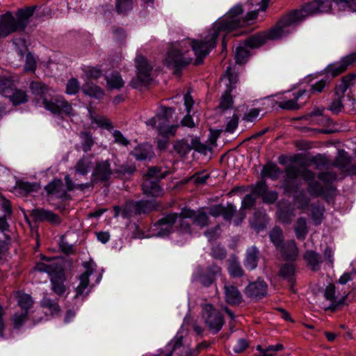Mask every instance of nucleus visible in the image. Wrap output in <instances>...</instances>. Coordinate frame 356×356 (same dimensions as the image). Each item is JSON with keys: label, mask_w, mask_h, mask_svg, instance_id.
Here are the masks:
<instances>
[{"label": "nucleus", "mask_w": 356, "mask_h": 356, "mask_svg": "<svg viewBox=\"0 0 356 356\" xmlns=\"http://www.w3.org/2000/svg\"><path fill=\"white\" fill-rule=\"evenodd\" d=\"M329 0L315 1L305 3L300 9L294 10L281 18L268 31L260 32L248 37L245 46L255 49L264 45L268 40H277L290 33V27L302 22L309 15L329 9Z\"/></svg>", "instance_id": "nucleus-1"}, {"label": "nucleus", "mask_w": 356, "mask_h": 356, "mask_svg": "<svg viewBox=\"0 0 356 356\" xmlns=\"http://www.w3.org/2000/svg\"><path fill=\"white\" fill-rule=\"evenodd\" d=\"M242 12V6L236 5L230 9L223 19L214 25L203 40H185L188 41L190 49H191L194 52L196 57L195 60L196 65L201 64L204 58L216 47L220 32H230L237 28L243 27L247 22L257 17V13L253 11L248 13L246 19H241L238 17V15Z\"/></svg>", "instance_id": "nucleus-2"}, {"label": "nucleus", "mask_w": 356, "mask_h": 356, "mask_svg": "<svg viewBox=\"0 0 356 356\" xmlns=\"http://www.w3.org/2000/svg\"><path fill=\"white\" fill-rule=\"evenodd\" d=\"M29 88L33 95L38 96L42 99V104L44 108L52 114L67 117L75 115V111L72 108V105L63 97H55L51 99H47L44 97L49 91V88L45 83L33 81L30 83Z\"/></svg>", "instance_id": "nucleus-3"}, {"label": "nucleus", "mask_w": 356, "mask_h": 356, "mask_svg": "<svg viewBox=\"0 0 356 356\" xmlns=\"http://www.w3.org/2000/svg\"><path fill=\"white\" fill-rule=\"evenodd\" d=\"M35 9L36 6L19 9L17 10L15 17L10 12L2 15L0 18V38H6L14 32L24 31Z\"/></svg>", "instance_id": "nucleus-4"}, {"label": "nucleus", "mask_w": 356, "mask_h": 356, "mask_svg": "<svg viewBox=\"0 0 356 356\" xmlns=\"http://www.w3.org/2000/svg\"><path fill=\"white\" fill-rule=\"evenodd\" d=\"M43 259L48 261L38 263L34 269L40 273H46L50 279L51 289L58 296H63L66 291V276L62 265L49 258L44 257Z\"/></svg>", "instance_id": "nucleus-5"}, {"label": "nucleus", "mask_w": 356, "mask_h": 356, "mask_svg": "<svg viewBox=\"0 0 356 356\" xmlns=\"http://www.w3.org/2000/svg\"><path fill=\"white\" fill-rule=\"evenodd\" d=\"M192 59L190 44L188 41L184 40L170 44L164 59V64L168 67L179 70L189 65Z\"/></svg>", "instance_id": "nucleus-6"}, {"label": "nucleus", "mask_w": 356, "mask_h": 356, "mask_svg": "<svg viewBox=\"0 0 356 356\" xmlns=\"http://www.w3.org/2000/svg\"><path fill=\"white\" fill-rule=\"evenodd\" d=\"M221 79H225L226 81V90L220 99L219 107L225 111L231 108L233 106L234 100L232 92L236 88L238 76L235 69L229 66L227 67Z\"/></svg>", "instance_id": "nucleus-7"}, {"label": "nucleus", "mask_w": 356, "mask_h": 356, "mask_svg": "<svg viewBox=\"0 0 356 356\" xmlns=\"http://www.w3.org/2000/svg\"><path fill=\"white\" fill-rule=\"evenodd\" d=\"M202 318L209 330L213 334H217L222 329L225 323L221 312L215 309L211 304L203 305Z\"/></svg>", "instance_id": "nucleus-8"}, {"label": "nucleus", "mask_w": 356, "mask_h": 356, "mask_svg": "<svg viewBox=\"0 0 356 356\" xmlns=\"http://www.w3.org/2000/svg\"><path fill=\"white\" fill-rule=\"evenodd\" d=\"M178 218L179 214L177 213H169L157 220L154 224V227L158 232L157 235L161 237L169 236L173 232L174 225Z\"/></svg>", "instance_id": "nucleus-9"}, {"label": "nucleus", "mask_w": 356, "mask_h": 356, "mask_svg": "<svg viewBox=\"0 0 356 356\" xmlns=\"http://www.w3.org/2000/svg\"><path fill=\"white\" fill-rule=\"evenodd\" d=\"M222 269L216 264L209 266L205 270L202 268H197L195 277L197 280L204 286H209L220 275Z\"/></svg>", "instance_id": "nucleus-10"}, {"label": "nucleus", "mask_w": 356, "mask_h": 356, "mask_svg": "<svg viewBox=\"0 0 356 356\" xmlns=\"http://www.w3.org/2000/svg\"><path fill=\"white\" fill-rule=\"evenodd\" d=\"M175 110L171 107L162 106L160 113L154 117L147 120L145 123L147 126L160 131L168 124L170 119L172 117Z\"/></svg>", "instance_id": "nucleus-11"}, {"label": "nucleus", "mask_w": 356, "mask_h": 356, "mask_svg": "<svg viewBox=\"0 0 356 356\" xmlns=\"http://www.w3.org/2000/svg\"><path fill=\"white\" fill-rule=\"evenodd\" d=\"M30 216L35 222H47L57 226L61 223L60 217L54 212L43 208H35L30 211Z\"/></svg>", "instance_id": "nucleus-12"}, {"label": "nucleus", "mask_w": 356, "mask_h": 356, "mask_svg": "<svg viewBox=\"0 0 356 356\" xmlns=\"http://www.w3.org/2000/svg\"><path fill=\"white\" fill-rule=\"evenodd\" d=\"M352 157L343 149L338 152L332 166H334L350 175H356V164H352Z\"/></svg>", "instance_id": "nucleus-13"}, {"label": "nucleus", "mask_w": 356, "mask_h": 356, "mask_svg": "<svg viewBox=\"0 0 356 356\" xmlns=\"http://www.w3.org/2000/svg\"><path fill=\"white\" fill-rule=\"evenodd\" d=\"M286 179L282 181V188L286 193H292L296 192L299 188L300 184L294 181L300 176L299 168L293 165H289L285 168Z\"/></svg>", "instance_id": "nucleus-14"}, {"label": "nucleus", "mask_w": 356, "mask_h": 356, "mask_svg": "<svg viewBox=\"0 0 356 356\" xmlns=\"http://www.w3.org/2000/svg\"><path fill=\"white\" fill-rule=\"evenodd\" d=\"M113 175L111 164L108 160L99 161L95 163L92 173V178L97 184L99 182H107Z\"/></svg>", "instance_id": "nucleus-15"}, {"label": "nucleus", "mask_w": 356, "mask_h": 356, "mask_svg": "<svg viewBox=\"0 0 356 356\" xmlns=\"http://www.w3.org/2000/svg\"><path fill=\"white\" fill-rule=\"evenodd\" d=\"M137 68V79L142 84H147L152 80L151 72L152 67L143 56H137L135 60Z\"/></svg>", "instance_id": "nucleus-16"}, {"label": "nucleus", "mask_w": 356, "mask_h": 356, "mask_svg": "<svg viewBox=\"0 0 356 356\" xmlns=\"http://www.w3.org/2000/svg\"><path fill=\"white\" fill-rule=\"evenodd\" d=\"M245 216L243 209L237 212L236 207L231 202H228L226 206L222 205V216L223 219L230 223L234 217L233 223L235 226H239L244 220Z\"/></svg>", "instance_id": "nucleus-17"}, {"label": "nucleus", "mask_w": 356, "mask_h": 356, "mask_svg": "<svg viewBox=\"0 0 356 356\" xmlns=\"http://www.w3.org/2000/svg\"><path fill=\"white\" fill-rule=\"evenodd\" d=\"M245 295L250 298L259 300L266 296L268 284L260 279L250 282L245 289Z\"/></svg>", "instance_id": "nucleus-18"}, {"label": "nucleus", "mask_w": 356, "mask_h": 356, "mask_svg": "<svg viewBox=\"0 0 356 356\" xmlns=\"http://www.w3.org/2000/svg\"><path fill=\"white\" fill-rule=\"evenodd\" d=\"M181 214L184 217L193 220V223L200 228L205 227L209 225L210 220L208 213L202 209L195 211L184 207L181 209Z\"/></svg>", "instance_id": "nucleus-19"}, {"label": "nucleus", "mask_w": 356, "mask_h": 356, "mask_svg": "<svg viewBox=\"0 0 356 356\" xmlns=\"http://www.w3.org/2000/svg\"><path fill=\"white\" fill-rule=\"evenodd\" d=\"M253 194L261 197L263 202L268 204H273L278 198V193L275 191H269L265 181L257 183L252 190Z\"/></svg>", "instance_id": "nucleus-20"}, {"label": "nucleus", "mask_w": 356, "mask_h": 356, "mask_svg": "<svg viewBox=\"0 0 356 356\" xmlns=\"http://www.w3.org/2000/svg\"><path fill=\"white\" fill-rule=\"evenodd\" d=\"M83 266L86 269V271L79 276V284L75 289V298L83 296H86L88 294V291H86L90 283V276L93 273V269L91 267V264L88 261L83 263Z\"/></svg>", "instance_id": "nucleus-21"}, {"label": "nucleus", "mask_w": 356, "mask_h": 356, "mask_svg": "<svg viewBox=\"0 0 356 356\" xmlns=\"http://www.w3.org/2000/svg\"><path fill=\"white\" fill-rule=\"evenodd\" d=\"M335 286L332 284L327 285L324 292V297L325 299L330 301V305L327 309L332 312L336 311L337 309H339L345 305L346 300L347 298V296H344L339 300H337L335 297Z\"/></svg>", "instance_id": "nucleus-22"}, {"label": "nucleus", "mask_w": 356, "mask_h": 356, "mask_svg": "<svg viewBox=\"0 0 356 356\" xmlns=\"http://www.w3.org/2000/svg\"><path fill=\"white\" fill-rule=\"evenodd\" d=\"M356 61V54H350L336 63L331 65L328 67V72L331 74L332 76H337L339 74L345 72L348 67L353 64Z\"/></svg>", "instance_id": "nucleus-23"}, {"label": "nucleus", "mask_w": 356, "mask_h": 356, "mask_svg": "<svg viewBox=\"0 0 356 356\" xmlns=\"http://www.w3.org/2000/svg\"><path fill=\"white\" fill-rule=\"evenodd\" d=\"M44 190L47 195H53L58 199H64L67 195L63 182L60 179H53L45 186Z\"/></svg>", "instance_id": "nucleus-24"}, {"label": "nucleus", "mask_w": 356, "mask_h": 356, "mask_svg": "<svg viewBox=\"0 0 356 356\" xmlns=\"http://www.w3.org/2000/svg\"><path fill=\"white\" fill-rule=\"evenodd\" d=\"M159 181L160 180L145 178L142 184L143 193L146 195L154 197L162 196L163 195V191L159 184Z\"/></svg>", "instance_id": "nucleus-25"}, {"label": "nucleus", "mask_w": 356, "mask_h": 356, "mask_svg": "<svg viewBox=\"0 0 356 356\" xmlns=\"http://www.w3.org/2000/svg\"><path fill=\"white\" fill-rule=\"evenodd\" d=\"M285 260L295 261L299 254V249L294 240H289L278 249Z\"/></svg>", "instance_id": "nucleus-26"}, {"label": "nucleus", "mask_w": 356, "mask_h": 356, "mask_svg": "<svg viewBox=\"0 0 356 356\" xmlns=\"http://www.w3.org/2000/svg\"><path fill=\"white\" fill-rule=\"evenodd\" d=\"M259 258V250L254 245L249 247L246 250L245 259L243 261L245 267L250 270H254L257 267Z\"/></svg>", "instance_id": "nucleus-27"}, {"label": "nucleus", "mask_w": 356, "mask_h": 356, "mask_svg": "<svg viewBox=\"0 0 356 356\" xmlns=\"http://www.w3.org/2000/svg\"><path fill=\"white\" fill-rule=\"evenodd\" d=\"M225 298L226 302L230 305H238L243 300L242 295L238 289L233 286L225 284L224 286Z\"/></svg>", "instance_id": "nucleus-28"}, {"label": "nucleus", "mask_w": 356, "mask_h": 356, "mask_svg": "<svg viewBox=\"0 0 356 356\" xmlns=\"http://www.w3.org/2000/svg\"><path fill=\"white\" fill-rule=\"evenodd\" d=\"M268 222V217L264 210L258 209L254 211L252 218L250 220V224L257 232L263 230Z\"/></svg>", "instance_id": "nucleus-29"}, {"label": "nucleus", "mask_w": 356, "mask_h": 356, "mask_svg": "<svg viewBox=\"0 0 356 356\" xmlns=\"http://www.w3.org/2000/svg\"><path fill=\"white\" fill-rule=\"evenodd\" d=\"M303 259L312 271H318L320 269L323 259L320 254L312 250H307L303 254Z\"/></svg>", "instance_id": "nucleus-30"}, {"label": "nucleus", "mask_w": 356, "mask_h": 356, "mask_svg": "<svg viewBox=\"0 0 356 356\" xmlns=\"http://www.w3.org/2000/svg\"><path fill=\"white\" fill-rule=\"evenodd\" d=\"M355 74H350L341 79V83L335 86L334 93L336 97L343 99L344 95L348 88L355 83Z\"/></svg>", "instance_id": "nucleus-31"}, {"label": "nucleus", "mask_w": 356, "mask_h": 356, "mask_svg": "<svg viewBox=\"0 0 356 356\" xmlns=\"http://www.w3.org/2000/svg\"><path fill=\"white\" fill-rule=\"evenodd\" d=\"M40 188L39 184L24 181H17L14 187L15 191L21 195H27L33 192H37Z\"/></svg>", "instance_id": "nucleus-32"}, {"label": "nucleus", "mask_w": 356, "mask_h": 356, "mask_svg": "<svg viewBox=\"0 0 356 356\" xmlns=\"http://www.w3.org/2000/svg\"><path fill=\"white\" fill-rule=\"evenodd\" d=\"M307 93L305 90H300L293 94V99L283 100L277 103L278 106L284 110L293 111L298 110L300 106L297 103L298 99Z\"/></svg>", "instance_id": "nucleus-33"}, {"label": "nucleus", "mask_w": 356, "mask_h": 356, "mask_svg": "<svg viewBox=\"0 0 356 356\" xmlns=\"http://www.w3.org/2000/svg\"><path fill=\"white\" fill-rule=\"evenodd\" d=\"M114 218L121 216L123 218H130L135 214L134 202L128 201L123 207L114 206Z\"/></svg>", "instance_id": "nucleus-34"}, {"label": "nucleus", "mask_w": 356, "mask_h": 356, "mask_svg": "<svg viewBox=\"0 0 356 356\" xmlns=\"http://www.w3.org/2000/svg\"><path fill=\"white\" fill-rule=\"evenodd\" d=\"M296 266L293 264H284L281 266L279 270V276L286 280L293 287L296 282L295 279Z\"/></svg>", "instance_id": "nucleus-35"}, {"label": "nucleus", "mask_w": 356, "mask_h": 356, "mask_svg": "<svg viewBox=\"0 0 356 356\" xmlns=\"http://www.w3.org/2000/svg\"><path fill=\"white\" fill-rule=\"evenodd\" d=\"M132 155L138 161H145L153 156L152 147L149 144H143L137 146L132 152Z\"/></svg>", "instance_id": "nucleus-36"}, {"label": "nucleus", "mask_w": 356, "mask_h": 356, "mask_svg": "<svg viewBox=\"0 0 356 356\" xmlns=\"http://www.w3.org/2000/svg\"><path fill=\"white\" fill-rule=\"evenodd\" d=\"M42 308L47 309L51 316L58 315L60 312V307L58 300L50 298L47 295L44 296L40 301Z\"/></svg>", "instance_id": "nucleus-37"}, {"label": "nucleus", "mask_w": 356, "mask_h": 356, "mask_svg": "<svg viewBox=\"0 0 356 356\" xmlns=\"http://www.w3.org/2000/svg\"><path fill=\"white\" fill-rule=\"evenodd\" d=\"M81 90L86 95L90 97L100 99L104 96V90L99 86L90 81L86 82Z\"/></svg>", "instance_id": "nucleus-38"}, {"label": "nucleus", "mask_w": 356, "mask_h": 356, "mask_svg": "<svg viewBox=\"0 0 356 356\" xmlns=\"http://www.w3.org/2000/svg\"><path fill=\"white\" fill-rule=\"evenodd\" d=\"M7 97L14 106H18L28 102V95L26 92L22 89L16 88L15 86L10 92V95Z\"/></svg>", "instance_id": "nucleus-39"}, {"label": "nucleus", "mask_w": 356, "mask_h": 356, "mask_svg": "<svg viewBox=\"0 0 356 356\" xmlns=\"http://www.w3.org/2000/svg\"><path fill=\"white\" fill-rule=\"evenodd\" d=\"M92 167V162L90 157H81L74 165V172L76 174L86 175Z\"/></svg>", "instance_id": "nucleus-40"}, {"label": "nucleus", "mask_w": 356, "mask_h": 356, "mask_svg": "<svg viewBox=\"0 0 356 356\" xmlns=\"http://www.w3.org/2000/svg\"><path fill=\"white\" fill-rule=\"evenodd\" d=\"M228 272L231 277H241L244 275V270L238 260V259L233 256L228 260Z\"/></svg>", "instance_id": "nucleus-41"}, {"label": "nucleus", "mask_w": 356, "mask_h": 356, "mask_svg": "<svg viewBox=\"0 0 356 356\" xmlns=\"http://www.w3.org/2000/svg\"><path fill=\"white\" fill-rule=\"evenodd\" d=\"M270 242L278 250L284 243V234L282 229L279 227H273L268 233Z\"/></svg>", "instance_id": "nucleus-42"}, {"label": "nucleus", "mask_w": 356, "mask_h": 356, "mask_svg": "<svg viewBox=\"0 0 356 356\" xmlns=\"http://www.w3.org/2000/svg\"><path fill=\"white\" fill-rule=\"evenodd\" d=\"M294 231L296 236L298 240L303 241L305 239L308 233V227L305 218L300 217L298 218L294 227Z\"/></svg>", "instance_id": "nucleus-43"}, {"label": "nucleus", "mask_w": 356, "mask_h": 356, "mask_svg": "<svg viewBox=\"0 0 356 356\" xmlns=\"http://www.w3.org/2000/svg\"><path fill=\"white\" fill-rule=\"evenodd\" d=\"M296 194L293 196V200L299 209H305L307 208L309 204L310 199L306 195L305 190L301 189L297 191Z\"/></svg>", "instance_id": "nucleus-44"}, {"label": "nucleus", "mask_w": 356, "mask_h": 356, "mask_svg": "<svg viewBox=\"0 0 356 356\" xmlns=\"http://www.w3.org/2000/svg\"><path fill=\"white\" fill-rule=\"evenodd\" d=\"M82 149L84 152L91 150L95 144V140L90 131H82L79 134Z\"/></svg>", "instance_id": "nucleus-45"}, {"label": "nucleus", "mask_w": 356, "mask_h": 356, "mask_svg": "<svg viewBox=\"0 0 356 356\" xmlns=\"http://www.w3.org/2000/svg\"><path fill=\"white\" fill-rule=\"evenodd\" d=\"M261 173L264 177H267L273 180H276L281 174V170L276 164L268 163L263 167Z\"/></svg>", "instance_id": "nucleus-46"}, {"label": "nucleus", "mask_w": 356, "mask_h": 356, "mask_svg": "<svg viewBox=\"0 0 356 356\" xmlns=\"http://www.w3.org/2000/svg\"><path fill=\"white\" fill-rule=\"evenodd\" d=\"M247 48L248 47L244 44H240L236 47L234 58L237 64L242 65L248 61L250 52Z\"/></svg>", "instance_id": "nucleus-47"}, {"label": "nucleus", "mask_w": 356, "mask_h": 356, "mask_svg": "<svg viewBox=\"0 0 356 356\" xmlns=\"http://www.w3.org/2000/svg\"><path fill=\"white\" fill-rule=\"evenodd\" d=\"M175 151L181 156H186L193 149L192 143L189 144L185 140H177L173 145Z\"/></svg>", "instance_id": "nucleus-48"}, {"label": "nucleus", "mask_w": 356, "mask_h": 356, "mask_svg": "<svg viewBox=\"0 0 356 356\" xmlns=\"http://www.w3.org/2000/svg\"><path fill=\"white\" fill-rule=\"evenodd\" d=\"M108 86L112 89H120L124 86V81L118 72H113L106 77Z\"/></svg>", "instance_id": "nucleus-49"}, {"label": "nucleus", "mask_w": 356, "mask_h": 356, "mask_svg": "<svg viewBox=\"0 0 356 356\" xmlns=\"http://www.w3.org/2000/svg\"><path fill=\"white\" fill-rule=\"evenodd\" d=\"M15 86L14 81L11 78H0V94L7 97Z\"/></svg>", "instance_id": "nucleus-50"}, {"label": "nucleus", "mask_w": 356, "mask_h": 356, "mask_svg": "<svg viewBox=\"0 0 356 356\" xmlns=\"http://www.w3.org/2000/svg\"><path fill=\"white\" fill-rule=\"evenodd\" d=\"M325 209L323 206L312 204L311 206V218L314 225H318L322 222Z\"/></svg>", "instance_id": "nucleus-51"}, {"label": "nucleus", "mask_w": 356, "mask_h": 356, "mask_svg": "<svg viewBox=\"0 0 356 356\" xmlns=\"http://www.w3.org/2000/svg\"><path fill=\"white\" fill-rule=\"evenodd\" d=\"M135 214L140 215L142 213H147L153 209V204L147 200H140L134 202Z\"/></svg>", "instance_id": "nucleus-52"}, {"label": "nucleus", "mask_w": 356, "mask_h": 356, "mask_svg": "<svg viewBox=\"0 0 356 356\" xmlns=\"http://www.w3.org/2000/svg\"><path fill=\"white\" fill-rule=\"evenodd\" d=\"M133 8V0H116L115 9L118 14L126 15Z\"/></svg>", "instance_id": "nucleus-53"}, {"label": "nucleus", "mask_w": 356, "mask_h": 356, "mask_svg": "<svg viewBox=\"0 0 356 356\" xmlns=\"http://www.w3.org/2000/svg\"><path fill=\"white\" fill-rule=\"evenodd\" d=\"M307 190L310 195L313 197H318L324 194V188L317 181L308 182Z\"/></svg>", "instance_id": "nucleus-54"}, {"label": "nucleus", "mask_w": 356, "mask_h": 356, "mask_svg": "<svg viewBox=\"0 0 356 356\" xmlns=\"http://www.w3.org/2000/svg\"><path fill=\"white\" fill-rule=\"evenodd\" d=\"M179 214V225L178 232L180 234H192V228L191 224L186 220L187 217H184L181 214V211Z\"/></svg>", "instance_id": "nucleus-55"}, {"label": "nucleus", "mask_w": 356, "mask_h": 356, "mask_svg": "<svg viewBox=\"0 0 356 356\" xmlns=\"http://www.w3.org/2000/svg\"><path fill=\"white\" fill-rule=\"evenodd\" d=\"M28 319V312H16L11 318V321L14 329H19Z\"/></svg>", "instance_id": "nucleus-56"}, {"label": "nucleus", "mask_w": 356, "mask_h": 356, "mask_svg": "<svg viewBox=\"0 0 356 356\" xmlns=\"http://www.w3.org/2000/svg\"><path fill=\"white\" fill-rule=\"evenodd\" d=\"M161 169L160 167L149 168L145 175V178H149L152 179L156 178V180H161L165 178L168 174V171H165L164 172H161Z\"/></svg>", "instance_id": "nucleus-57"}, {"label": "nucleus", "mask_w": 356, "mask_h": 356, "mask_svg": "<svg viewBox=\"0 0 356 356\" xmlns=\"http://www.w3.org/2000/svg\"><path fill=\"white\" fill-rule=\"evenodd\" d=\"M17 302L24 312H28L33 304V300L30 295L24 293L19 296Z\"/></svg>", "instance_id": "nucleus-58"}, {"label": "nucleus", "mask_w": 356, "mask_h": 356, "mask_svg": "<svg viewBox=\"0 0 356 356\" xmlns=\"http://www.w3.org/2000/svg\"><path fill=\"white\" fill-rule=\"evenodd\" d=\"M312 161L317 170L332 166V162L329 161L327 156L322 154L316 155L314 157Z\"/></svg>", "instance_id": "nucleus-59"}, {"label": "nucleus", "mask_w": 356, "mask_h": 356, "mask_svg": "<svg viewBox=\"0 0 356 356\" xmlns=\"http://www.w3.org/2000/svg\"><path fill=\"white\" fill-rule=\"evenodd\" d=\"M88 80L97 79L102 74V71L97 67L87 66L83 69Z\"/></svg>", "instance_id": "nucleus-60"}, {"label": "nucleus", "mask_w": 356, "mask_h": 356, "mask_svg": "<svg viewBox=\"0 0 356 356\" xmlns=\"http://www.w3.org/2000/svg\"><path fill=\"white\" fill-rule=\"evenodd\" d=\"M80 90V83L75 78H71L66 84L65 92L67 95H76Z\"/></svg>", "instance_id": "nucleus-61"}, {"label": "nucleus", "mask_w": 356, "mask_h": 356, "mask_svg": "<svg viewBox=\"0 0 356 356\" xmlns=\"http://www.w3.org/2000/svg\"><path fill=\"white\" fill-rule=\"evenodd\" d=\"M317 177L321 180L324 184H332L334 181L337 175V173L332 171H327V172H319L317 175Z\"/></svg>", "instance_id": "nucleus-62"}, {"label": "nucleus", "mask_w": 356, "mask_h": 356, "mask_svg": "<svg viewBox=\"0 0 356 356\" xmlns=\"http://www.w3.org/2000/svg\"><path fill=\"white\" fill-rule=\"evenodd\" d=\"M211 255L216 259L222 260L227 256V251L225 248L220 245H216L211 248Z\"/></svg>", "instance_id": "nucleus-63"}, {"label": "nucleus", "mask_w": 356, "mask_h": 356, "mask_svg": "<svg viewBox=\"0 0 356 356\" xmlns=\"http://www.w3.org/2000/svg\"><path fill=\"white\" fill-rule=\"evenodd\" d=\"M37 62L33 55L29 52L26 56V62L24 65V70L26 72H34L36 70Z\"/></svg>", "instance_id": "nucleus-64"}]
</instances>
